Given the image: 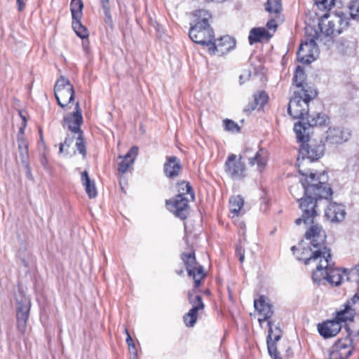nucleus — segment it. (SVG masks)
<instances>
[{"label":"nucleus","mask_w":359,"mask_h":359,"mask_svg":"<svg viewBox=\"0 0 359 359\" xmlns=\"http://www.w3.org/2000/svg\"><path fill=\"white\" fill-rule=\"evenodd\" d=\"M349 17L343 12L325 14L318 22L320 32L309 26L305 28V37L297 52L298 60L310 64L318 55V43L330 46L333 37L339 34L349 25Z\"/></svg>","instance_id":"f257e3e1"},{"label":"nucleus","mask_w":359,"mask_h":359,"mask_svg":"<svg viewBox=\"0 0 359 359\" xmlns=\"http://www.w3.org/2000/svg\"><path fill=\"white\" fill-rule=\"evenodd\" d=\"M304 238L309 241L313 248L304 250L302 255H297V258L303 261L306 265L316 263V269L312 274L313 281L317 285H325L332 262L331 250L325 245V232L315 226L305 233Z\"/></svg>","instance_id":"f03ea898"},{"label":"nucleus","mask_w":359,"mask_h":359,"mask_svg":"<svg viewBox=\"0 0 359 359\" xmlns=\"http://www.w3.org/2000/svg\"><path fill=\"white\" fill-rule=\"evenodd\" d=\"M269 159L268 151L264 148L258 150L252 147H245L239 156L231 154L225 162L226 173L233 180H241L246 177V168L243 161L247 160L251 166L257 165V170L262 172L267 165Z\"/></svg>","instance_id":"7ed1b4c3"},{"label":"nucleus","mask_w":359,"mask_h":359,"mask_svg":"<svg viewBox=\"0 0 359 359\" xmlns=\"http://www.w3.org/2000/svg\"><path fill=\"white\" fill-rule=\"evenodd\" d=\"M299 172L302 177L300 182L304 194H311L315 197L329 199L332 195V190L327 184L328 176L325 172L316 174L311 171H304L299 168Z\"/></svg>","instance_id":"20e7f679"},{"label":"nucleus","mask_w":359,"mask_h":359,"mask_svg":"<svg viewBox=\"0 0 359 359\" xmlns=\"http://www.w3.org/2000/svg\"><path fill=\"white\" fill-rule=\"evenodd\" d=\"M196 18L194 25H191L189 36L196 43L209 47L214 41V31L209 24L210 13L204 9L194 12Z\"/></svg>","instance_id":"39448f33"},{"label":"nucleus","mask_w":359,"mask_h":359,"mask_svg":"<svg viewBox=\"0 0 359 359\" xmlns=\"http://www.w3.org/2000/svg\"><path fill=\"white\" fill-rule=\"evenodd\" d=\"M314 88H306L294 91L290 99L287 112L294 119H300L299 122H305L309 114V103L317 96Z\"/></svg>","instance_id":"423d86ee"},{"label":"nucleus","mask_w":359,"mask_h":359,"mask_svg":"<svg viewBox=\"0 0 359 359\" xmlns=\"http://www.w3.org/2000/svg\"><path fill=\"white\" fill-rule=\"evenodd\" d=\"M320 197H315L311 194H304V196L297 199L299 207L302 211V217L295 219L294 223L299 225L304 222L306 225H310L305 233H307L313 226H318L323 229L322 226L315 222V219L318 216L317 202Z\"/></svg>","instance_id":"0eeeda50"},{"label":"nucleus","mask_w":359,"mask_h":359,"mask_svg":"<svg viewBox=\"0 0 359 359\" xmlns=\"http://www.w3.org/2000/svg\"><path fill=\"white\" fill-rule=\"evenodd\" d=\"M329 122V118L324 113L313 112L309 114L305 122L294 123V131L299 142H305L309 138L308 129L314 126H326Z\"/></svg>","instance_id":"6e6552de"},{"label":"nucleus","mask_w":359,"mask_h":359,"mask_svg":"<svg viewBox=\"0 0 359 359\" xmlns=\"http://www.w3.org/2000/svg\"><path fill=\"white\" fill-rule=\"evenodd\" d=\"M55 97L57 104L62 107H65L74 99V90L73 86L68 79L60 76L56 81L54 87Z\"/></svg>","instance_id":"1a4fd4ad"},{"label":"nucleus","mask_w":359,"mask_h":359,"mask_svg":"<svg viewBox=\"0 0 359 359\" xmlns=\"http://www.w3.org/2000/svg\"><path fill=\"white\" fill-rule=\"evenodd\" d=\"M348 333V337L343 339H339L332 347L330 351V357L332 359H347L353 353V339L351 335L353 334L355 337L359 336V329L355 331L350 332L349 328L346 327Z\"/></svg>","instance_id":"9d476101"},{"label":"nucleus","mask_w":359,"mask_h":359,"mask_svg":"<svg viewBox=\"0 0 359 359\" xmlns=\"http://www.w3.org/2000/svg\"><path fill=\"white\" fill-rule=\"evenodd\" d=\"M181 259L186 266L188 276L194 280L195 287H199L205 274L203 267L197 263L194 252L182 253Z\"/></svg>","instance_id":"9b49d317"},{"label":"nucleus","mask_w":359,"mask_h":359,"mask_svg":"<svg viewBox=\"0 0 359 359\" xmlns=\"http://www.w3.org/2000/svg\"><path fill=\"white\" fill-rule=\"evenodd\" d=\"M305 142H300L302 144L299 150V156L297 157L298 167L300 168L301 158L304 161L308 160L309 163L318 160L323 155L325 147L321 144H305Z\"/></svg>","instance_id":"f8f14e48"},{"label":"nucleus","mask_w":359,"mask_h":359,"mask_svg":"<svg viewBox=\"0 0 359 359\" xmlns=\"http://www.w3.org/2000/svg\"><path fill=\"white\" fill-rule=\"evenodd\" d=\"M168 209L172 212L176 217L184 220L189 215V198L182 195H177L174 198L166 201Z\"/></svg>","instance_id":"ddd939ff"},{"label":"nucleus","mask_w":359,"mask_h":359,"mask_svg":"<svg viewBox=\"0 0 359 359\" xmlns=\"http://www.w3.org/2000/svg\"><path fill=\"white\" fill-rule=\"evenodd\" d=\"M236 46V41L233 38L229 35L223 36L211 42L208 47V51L210 54L215 55L218 54L223 55L231 50L233 49Z\"/></svg>","instance_id":"4468645a"},{"label":"nucleus","mask_w":359,"mask_h":359,"mask_svg":"<svg viewBox=\"0 0 359 359\" xmlns=\"http://www.w3.org/2000/svg\"><path fill=\"white\" fill-rule=\"evenodd\" d=\"M83 123L82 111L79 102L75 104V109L73 113H69L64 116L63 126L74 133L83 132L81 130V126Z\"/></svg>","instance_id":"2eb2a0df"},{"label":"nucleus","mask_w":359,"mask_h":359,"mask_svg":"<svg viewBox=\"0 0 359 359\" xmlns=\"http://www.w3.org/2000/svg\"><path fill=\"white\" fill-rule=\"evenodd\" d=\"M351 133L348 129L343 128H330L326 132L325 142L329 144H342L346 142Z\"/></svg>","instance_id":"dca6fc26"},{"label":"nucleus","mask_w":359,"mask_h":359,"mask_svg":"<svg viewBox=\"0 0 359 359\" xmlns=\"http://www.w3.org/2000/svg\"><path fill=\"white\" fill-rule=\"evenodd\" d=\"M29 302H18L16 308V318L18 330L24 334L27 330V323L29 316Z\"/></svg>","instance_id":"f3484780"},{"label":"nucleus","mask_w":359,"mask_h":359,"mask_svg":"<svg viewBox=\"0 0 359 359\" xmlns=\"http://www.w3.org/2000/svg\"><path fill=\"white\" fill-rule=\"evenodd\" d=\"M346 214L344 205L332 202L325 210V216L330 222L339 223L345 219Z\"/></svg>","instance_id":"a211bd4d"},{"label":"nucleus","mask_w":359,"mask_h":359,"mask_svg":"<svg viewBox=\"0 0 359 359\" xmlns=\"http://www.w3.org/2000/svg\"><path fill=\"white\" fill-rule=\"evenodd\" d=\"M182 170V165L180 159L174 156H168L163 165L165 175L169 179L177 177Z\"/></svg>","instance_id":"6ab92c4d"},{"label":"nucleus","mask_w":359,"mask_h":359,"mask_svg":"<svg viewBox=\"0 0 359 359\" xmlns=\"http://www.w3.org/2000/svg\"><path fill=\"white\" fill-rule=\"evenodd\" d=\"M342 326L337 320H328L318 325L320 334L325 339L336 336L341 330Z\"/></svg>","instance_id":"aec40b11"},{"label":"nucleus","mask_w":359,"mask_h":359,"mask_svg":"<svg viewBox=\"0 0 359 359\" xmlns=\"http://www.w3.org/2000/svg\"><path fill=\"white\" fill-rule=\"evenodd\" d=\"M254 306L259 314L263 317L258 320L260 323L271 318L273 313L272 305L266 302L264 296H261L258 299H255Z\"/></svg>","instance_id":"412c9836"},{"label":"nucleus","mask_w":359,"mask_h":359,"mask_svg":"<svg viewBox=\"0 0 359 359\" xmlns=\"http://www.w3.org/2000/svg\"><path fill=\"white\" fill-rule=\"evenodd\" d=\"M137 153L138 148L133 147L123 157L121 158V161L118 163V170L119 172L125 173L132 167Z\"/></svg>","instance_id":"4be33fe9"},{"label":"nucleus","mask_w":359,"mask_h":359,"mask_svg":"<svg viewBox=\"0 0 359 359\" xmlns=\"http://www.w3.org/2000/svg\"><path fill=\"white\" fill-rule=\"evenodd\" d=\"M271 34L264 27L252 28L248 36L250 44L255 42H260L264 39L269 40L271 37Z\"/></svg>","instance_id":"5701e85b"},{"label":"nucleus","mask_w":359,"mask_h":359,"mask_svg":"<svg viewBox=\"0 0 359 359\" xmlns=\"http://www.w3.org/2000/svg\"><path fill=\"white\" fill-rule=\"evenodd\" d=\"M81 180L83 186L85 187L86 192L90 198H94L97 195L94 181H92L88 175V172L84 170L81 172Z\"/></svg>","instance_id":"b1692460"},{"label":"nucleus","mask_w":359,"mask_h":359,"mask_svg":"<svg viewBox=\"0 0 359 359\" xmlns=\"http://www.w3.org/2000/svg\"><path fill=\"white\" fill-rule=\"evenodd\" d=\"M267 325L269 327V334L266 337V344L269 354L273 359H282L277 350L276 344L273 342V323L271 320H268Z\"/></svg>","instance_id":"393cba45"},{"label":"nucleus","mask_w":359,"mask_h":359,"mask_svg":"<svg viewBox=\"0 0 359 359\" xmlns=\"http://www.w3.org/2000/svg\"><path fill=\"white\" fill-rule=\"evenodd\" d=\"M344 276H347L346 271L345 269L341 270L340 269L333 268L330 262L327 283L332 285L338 286L341 284Z\"/></svg>","instance_id":"a878e982"},{"label":"nucleus","mask_w":359,"mask_h":359,"mask_svg":"<svg viewBox=\"0 0 359 359\" xmlns=\"http://www.w3.org/2000/svg\"><path fill=\"white\" fill-rule=\"evenodd\" d=\"M306 75L300 67H297L293 76L292 82L293 84L298 88V90L306 88H313L307 83H305Z\"/></svg>","instance_id":"bb28decb"},{"label":"nucleus","mask_w":359,"mask_h":359,"mask_svg":"<svg viewBox=\"0 0 359 359\" xmlns=\"http://www.w3.org/2000/svg\"><path fill=\"white\" fill-rule=\"evenodd\" d=\"M244 205V199L240 195L231 196L229 199V210L232 217L238 216Z\"/></svg>","instance_id":"cd10ccee"},{"label":"nucleus","mask_w":359,"mask_h":359,"mask_svg":"<svg viewBox=\"0 0 359 359\" xmlns=\"http://www.w3.org/2000/svg\"><path fill=\"white\" fill-rule=\"evenodd\" d=\"M355 316V311L352 308H348L344 306L343 310L337 312L335 320L341 325V323H346L347 321H352Z\"/></svg>","instance_id":"c85d7f7f"},{"label":"nucleus","mask_w":359,"mask_h":359,"mask_svg":"<svg viewBox=\"0 0 359 359\" xmlns=\"http://www.w3.org/2000/svg\"><path fill=\"white\" fill-rule=\"evenodd\" d=\"M83 4L81 0H72L70 4V9L72 20H79L82 17V10Z\"/></svg>","instance_id":"c756f323"},{"label":"nucleus","mask_w":359,"mask_h":359,"mask_svg":"<svg viewBox=\"0 0 359 359\" xmlns=\"http://www.w3.org/2000/svg\"><path fill=\"white\" fill-rule=\"evenodd\" d=\"M253 102L255 106L257 107V109H261L268 100V95L264 91H258L253 95Z\"/></svg>","instance_id":"7c9ffc66"},{"label":"nucleus","mask_w":359,"mask_h":359,"mask_svg":"<svg viewBox=\"0 0 359 359\" xmlns=\"http://www.w3.org/2000/svg\"><path fill=\"white\" fill-rule=\"evenodd\" d=\"M72 28L76 32V35L80 38L85 39L88 37V30L83 25H82L81 19L72 20Z\"/></svg>","instance_id":"2f4dec72"},{"label":"nucleus","mask_w":359,"mask_h":359,"mask_svg":"<svg viewBox=\"0 0 359 359\" xmlns=\"http://www.w3.org/2000/svg\"><path fill=\"white\" fill-rule=\"evenodd\" d=\"M178 195H182V196H185V195L189 196L191 200L194 198V193L189 182L182 181L178 183Z\"/></svg>","instance_id":"473e14b6"},{"label":"nucleus","mask_w":359,"mask_h":359,"mask_svg":"<svg viewBox=\"0 0 359 359\" xmlns=\"http://www.w3.org/2000/svg\"><path fill=\"white\" fill-rule=\"evenodd\" d=\"M197 318V309L191 308L189 311L184 316V321L187 327H193L196 323Z\"/></svg>","instance_id":"72a5a7b5"},{"label":"nucleus","mask_w":359,"mask_h":359,"mask_svg":"<svg viewBox=\"0 0 359 359\" xmlns=\"http://www.w3.org/2000/svg\"><path fill=\"white\" fill-rule=\"evenodd\" d=\"M282 9L281 0H267L266 10L272 13H278Z\"/></svg>","instance_id":"f704fd0d"},{"label":"nucleus","mask_w":359,"mask_h":359,"mask_svg":"<svg viewBox=\"0 0 359 359\" xmlns=\"http://www.w3.org/2000/svg\"><path fill=\"white\" fill-rule=\"evenodd\" d=\"M189 301L192 305V308H196L197 311L204 309V304L202 301V297L200 295L194 296L191 292H189Z\"/></svg>","instance_id":"c9c22d12"},{"label":"nucleus","mask_w":359,"mask_h":359,"mask_svg":"<svg viewBox=\"0 0 359 359\" xmlns=\"http://www.w3.org/2000/svg\"><path fill=\"white\" fill-rule=\"evenodd\" d=\"M79 134V136L76 139V147L79 152L83 156V158L86 156V141L83 138V132H81Z\"/></svg>","instance_id":"e433bc0d"},{"label":"nucleus","mask_w":359,"mask_h":359,"mask_svg":"<svg viewBox=\"0 0 359 359\" xmlns=\"http://www.w3.org/2000/svg\"><path fill=\"white\" fill-rule=\"evenodd\" d=\"M223 123H224V127L225 130L229 131L231 133L240 132V130H241L240 126L238 125V123H236L233 121L230 120V119H225L223 121Z\"/></svg>","instance_id":"4c0bfd02"},{"label":"nucleus","mask_w":359,"mask_h":359,"mask_svg":"<svg viewBox=\"0 0 359 359\" xmlns=\"http://www.w3.org/2000/svg\"><path fill=\"white\" fill-rule=\"evenodd\" d=\"M350 15L353 19L359 20V0H353L349 4Z\"/></svg>","instance_id":"58836bf2"},{"label":"nucleus","mask_w":359,"mask_h":359,"mask_svg":"<svg viewBox=\"0 0 359 359\" xmlns=\"http://www.w3.org/2000/svg\"><path fill=\"white\" fill-rule=\"evenodd\" d=\"M315 2L320 10H330L334 4V0H315Z\"/></svg>","instance_id":"ea45409f"},{"label":"nucleus","mask_w":359,"mask_h":359,"mask_svg":"<svg viewBox=\"0 0 359 359\" xmlns=\"http://www.w3.org/2000/svg\"><path fill=\"white\" fill-rule=\"evenodd\" d=\"M100 1L102 4V7L104 11L105 17L109 21H111V14H110L109 1V0H100Z\"/></svg>","instance_id":"a19ab883"},{"label":"nucleus","mask_w":359,"mask_h":359,"mask_svg":"<svg viewBox=\"0 0 359 359\" xmlns=\"http://www.w3.org/2000/svg\"><path fill=\"white\" fill-rule=\"evenodd\" d=\"M19 153L23 167H27V163H29L28 149L19 150Z\"/></svg>","instance_id":"79ce46f5"},{"label":"nucleus","mask_w":359,"mask_h":359,"mask_svg":"<svg viewBox=\"0 0 359 359\" xmlns=\"http://www.w3.org/2000/svg\"><path fill=\"white\" fill-rule=\"evenodd\" d=\"M236 253L240 262L243 263L245 260V250L240 244L237 245L236 248Z\"/></svg>","instance_id":"37998d69"},{"label":"nucleus","mask_w":359,"mask_h":359,"mask_svg":"<svg viewBox=\"0 0 359 359\" xmlns=\"http://www.w3.org/2000/svg\"><path fill=\"white\" fill-rule=\"evenodd\" d=\"M358 303L359 304V293L355 294L351 299L348 300L344 304V306L352 308L354 304Z\"/></svg>","instance_id":"c03bdc74"},{"label":"nucleus","mask_w":359,"mask_h":359,"mask_svg":"<svg viewBox=\"0 0 359 359\" xmlns=\"http://www.w3.org/2000/svg\"><path fill=\"white\" fill-rule=\"evenodd\" d=\"M17 141L19 150L28 149V143L24 137L18 135Z\"/></svg>","instance_id":"a18cd8bd"},{"label":"nucleus","mask_w":359,"mask_h":359,"mask_svg":"<svg viewBox=\"0 0 359 359\" xmlns=\"http://www.w3.org/2000/svg\"><path fill=\"white\" fill-rule=\"evenodd\" d=\"M250 76H251V74H250V71L244 72L243 74H241L239 76L240 83L243 84L246 81L249 80Z\"/></svg>","instance_id":"49530a36"},{"label":"nucleus","mask_w":359,"mask_h":359,"mask_svg":"<svg viewBox=\"0 0 359 359\" xmlns=\"http://www.w3.org/2000/svg\"><path fill=\"white\" fill-rule=\"evenodd\" d=\"M125 332L127 334L126 343L128 344L129 351H131V348H135V344L127 329H126Z\"/></svg>","instance_id":"de8ad7c7"},{"label":"nucleus","mask_w":359,"mask_h":359,"mask_svg":"<svg viewBox=\"0 0 359 359\" xmlns=\"http://www.w3.org/2000/svg\"><path fill=\"white\" fill-rule=\"evenodd\" d=\"M255 102H253V100L252 101H250L249 103L245 107L244 111L246 113H251L255 109H257V106H255Z\"/></svg>","instance_id":"09e8293b"},{"label":"nucleus","mask_w":359,"mask_h":359,"mask_svg":"<svg viewBox=\"0 0 359 359\" xmlns=\"http://www.w3.org/2000/svg\"><path fill=\"white\" fill-rule=\"evenodd\" d=\"M274 332H275V334H274V337L273 339V342H274L275 344H276V342L278 341L281 339L282 331L279 327H276L275 328Z\"/></svg>","instance_id":"8fccbe9b"},{"label":"nucleus","mask_w":359,"mask_h":359,"mask_svg":"<svg viewBox=\"0 0 359 359\" xmlns=\"http://www.w3.org/2000/svg\"><path fill=\"white\" fill-rule=\"evenodd\" d=\"M28 0H16L17 8L18 11L21 12L25 9L26 6V2Z\"/></svg>","instance_id":"3c124183"},{"label":"nucleus","mask_w":359,"mask_h":359,"mask_svg":"<svg viewBox=\"0 0 359 359\" xmlns=\"http://www.w3.org/2000/svg\"><path fill=\"white\" fill-rule=\"evenodd\" d=\"M266 27L269 29H275L277 27L276 21L274 20H269L266 24Z\"/></svg>","instance_id":"603ef678"},{"label":"nucleus","mask_w":359,"mask_h":359,"mask_svg":"<svg viewBox=\"0 0 359 359\" xmlns=\"http://www.w3.org/2000/svg\"><path fill=\"white\" fill-rule=\"evenodd\" d=\"M73 140L72 138L67 137L63 142L62 144H65V146L67 147H69L70 144L72 143Z\"/></svg>","instance_id":"864d4df0"},{"label":"nucleus","mask_w":359,"mask_h":359,"mask_svg":"<svg viewBox=\"0 0 359 359\" xmlns=\"http://www.w3.org/2000/svg\"><path fill=\"white\" fill-rule=\"evenodd\" d=\"M27 176L29 179H32V173H31V168L29 167V163H27V167H24Z\"/></svg>","instance_id":"5fc2aeb1"},{"label":"nucleus","mask_w":359,"mask_h":359,"mask_svg":"<svg viewBox=\"0 0 359 359\" xmlns=\"http://www.w3.org/2000/svg\"><path fill=\"white\" fill-rule=\"evenodd\" d=\"M24 121L25 122V119H24ZM25 126H26V123H25L24 126L20 128L18 133V136L20 135V136L24 137V131H25Z\"/></svg>","instance_id":"6e6d98bb"},{"label":"nucleus","mask_w":359,"mask_h":359,"mask_svg":"<svg viewBox=\"0 0 359 359\" xmlns=\"http://www.w3.org/2000/svg\"><path fill=\"white\" fill-rule=\"evenodd\" d=\"M65 147V144L61 143L60 145V153H63Z\"/></svg>","instance_id":"4d7b16f0"},{"label":"nucleus","mask_w":359,"mask_h":359,"mask_svg":"<svg viewBox=\"0 0 359 359\" xmlns=\"http://www.w3.org/2000/svg\"><path fill=\"white\" fill-rule=\"evenodd\" d=\"M131 353H133L135 356H137V351H136V348H131V351H130Z\"/></svg>","instance_id":"13d9d810"},{"label":"nucleus","mask_w":359,"mask_h":359,"mask_svg":"<svg viewBox=\"0 0 359 359\" xmlns=\"http://www.w3.org/2000/svg\"><path fill=\"white\" fill-rule=\"evenodd\" d=\"M291 250L294 253V251H295V250H297V248L295 246H292V247L291 248Z\"/></svg>","instance_id":"bf43d9fd"},{"label":"nucleus","mask_w":359,"mask_h":359,"mask_svg":"<svg viewBox=\"0 0 359 359\" xmlns=\"http://www.w3.org/2000/svg\"><path fill=\"white\" fill-rule=\"evenodd\" d=\"M177 273L179 274V275H182L183 273V270H180L179 271H177Z\"/></svg>","instance_id":"052dcab7"},{"label":"nucleus","mask_w":359,"mask_h":359,"mask_svg":"<svg viewBox=\"0 0 359 359\" xmlns=\"http://www.w3.org/2000/svg\"><path fill=\"white\" fill-rule=\"evenodd\" d=\"M293 189H294V187H291V188H290V192H291L292 194H293Z\"/></svg>","instance_id":"680f3d73"}]
</instances>
